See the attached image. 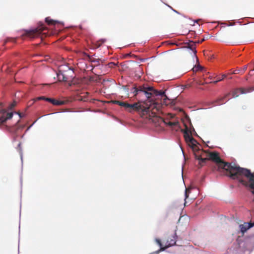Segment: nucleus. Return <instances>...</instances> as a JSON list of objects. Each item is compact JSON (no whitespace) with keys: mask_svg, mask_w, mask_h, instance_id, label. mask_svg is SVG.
Segmentation results:
<instances>
[{"mask_svg":"<svg viewBox=\"0 0 254 254\" xmlns=\"http://www.w3.org/2000/svg\"><path fill=\"white\" fill-rule=\"evenodd\" d=\"M204 41V39H202V40H201V42H203V41Z\"/></svg>","mask_w":254,"mask_h":254,"instance_id":"473e14b6","label":"nucleus"},{"mask_svg":"<svg viewBox=\"0 0 254 254\" xmlns=\"http://www.w3.org/2000/svg\"><path fill=\"white\" fill-rule=\"evenodd\" d=\"M105 40H104V39H102L101 40H99L97 42V45H98V46L99 47L104 42H105Z\"/></svg>","mask_w":254,"mask_h":254,"instance_id":"a878e982","label":"nucleus"},{"mask_svg":"<svg viewBox=\"0 0 254 254\" xmlns=\"http://www.w3.org/2000/svg\"><path fill=\"white\" fill-rule=\"evenodd\" d=\"M12 116V113H7L5 111H2L0 112V124H3L7 120L11 119Z\"/></svg>","mask_w":254,"mask_h":254,"instance_id":"9b49d317","label":"nucleus"},{"mask_svg":"<svg viewBox=\"0 0 254 254\" xmlns=\"http://www.w3.org/2000/svg\"><path fill=\"white\" fill-rule=\"evenodd\" d=\"M45 29V26L44 24H42L36 28L30 30H25V33L22 34V37L28 36L31 38H37L40 36L42 32Z\"/></svg>","mask_w":254,"mask_h":254,"instance_id":"39448f33","label":"nucleus"},{"mask_svg":"<svg viewBox=\"0 0 254 254\" xmlns=\"http://www.w3.org/2000/svg\"><path fill=\"white\" fill-rule=\"evenodd\" d=\"M196 43L194 42L193 41H190L189 43H186L187 46H186V48H189L190 50H191L194 52V55L196 57V58L197 59V58L196 56V51L195 50L196 48Z\"/></svg>","mask_w":254,"mask_h":254,"instance_id":"2eb2a0df","label":"nucleus"},{"mask_svg":"<svg viewBox=\"0 0 254 254\" xmlns=\"http://www.w3.org/2000/svg\"><path fill=\"white\" fill-rule=\"evenodd\" d=\"M46 23L49 25H55L57 23L56 21L50 19L49 17H47L45 19Z\"/></svg>","mask_w":254,"mask_h":254,"instance_id":"aec40b11","label":"nucleus"},{"mask_svg":"<svg viewBox=\"0 0 254 254\" xmlns=\"http://www.w3.org/2000/svg\"><path fill=\"white\" fill-rule=\"evenodd\" d=\"M247 68V67L246 66L245 67H244V69H246Z\"/></svg>","mask_w":254,"mask_h":254,"instance_id":"f704fd0d","label":"nucleus"},{"mask_svg":"<svg viewBox=\"0 0 254 254\" xmlns=\"http://www.w3.org/2000/svg\"><path fill=\"white\" fill-rule=\"evenodd\" d=\"M57 75L59 81H67L68 79L65 72H63L61 70L57 72Z\"/></svg>","mask_w":254,"mask_h":254,"instance_id":"ddd939ff","label":"nucleus"},{"mask_svg":"<svg viewBox=\"0 0 254 254\" xmlns=\"http://www.w3.org/2000/svg\"><path fill=\"white\" fill-rule=\"evenodd\" d=\"M230 95V93H227L226 95H225L223 97H219L218 99L212 101L211 102V104H212V106L213 107V106H220V105H221L227 102V101L226 100V99Z\"/></svg>","mask_w":254,"mask_h":254,"instance_id":"1a4fd4ad","label":"nucleus"},{"mask_svg":"<svg viewBox=\"0 0 254 254\" xmlns=\"http://www.w3.org/2000/svg\"><path fill=\"white\" fill-rule=\"evenodd\" d=\"M46 101L51 103L54 105H62L64 104V101L57 100L56 99L50 98H47Z\"/></svg>","mask_w":254,"mask_h":254,"instance_id":"dca6fc26","label":"nucleus"},{"mask_svg":"<svg viewBox=\"0 0 254 254\" xmlns=\"http://www.w3.org/2000/svg\"><path fill=\"white\" fill-rule=\"evenodd\" d=\"M114 65H115V64L113 62L110 63L109 64V66L110 67H112Z\"/></svg>","mask_w":254,"mask_h":254,"instance_id":"c85d7f7f","label":"nucleus"},{"mask_svg":"<svg viewBox=\"0 0 254 254\" xmlns=\"http://www.w3.org/2000/svg\"><path fill=\"white\" fill-rule=\"evenodd\" d=\"M165 124L172 127L174 126H177L179 124L178 122H170V121H164Z\"/></svg>","mask_w":254,"mask_h":254,"instance_id":"6ab92c4d","label":"nucleus"},{"mask_svg":"<svg viewBox=\"0 0 254 254\" xmlns=\"http://www.w3.org/2000/svg\"><path fill=\"white\" fill-rule=\"evenodd\" d=\"M226 76H227V75H226V74H223V75H222V78H218L217 79V80H216L214 81H213V82H210V83H217L218 82H219V81H220L222 80L224 78L226 77Z\"/></svg>","mask_w":254,"mask_h":254,"instance_id":"412c9836","label":"nucleus"},{"mask_svg":"<svg viewBox=\"0 0 254 254\" xmlns=\"http://www.w3.org/2000/svg\"><path fill=\"white\" fill-rule=\"evenodd\" d=\"M244 176L248 179V181L240 179L239 182L244 186L249 187L251 190V192L254 194V174L252 173L249 170Z\"/></svg>","mask_w":254,"mask_h":254,"instance_id":"20e7f679","label":"nucleus"},{"mask_svg":"<svg viewBox=\"0 0 254 254\" xmlns=\"http://www.w3.org/2000/svg\"><path fill=\"white\" fill-rule=\"evenodd\" d=\"M190 192V190L189 189H186L185 191V197L186 199L189 197V193Z\"/></svg>","mask_w":254,"mask_h":254,"instance_id":"393cba45","label":"nucleus"},{"mask_svg":"<svg viewBox=\"0 0 254 254\" xmlns=\"http://www.w3.org/2000/svg\"><path fill=\"white\" fill-rule=\"evenodd\" d=\"M86 94L87 95H88V94H89V93L86 92Z\"/></svg>","mask_w":254,"mask_h":254,"instance_id":"72a5a7b5","label":"nucleus"},{"mask_svg":"<svg viewBox=\"0 0 254 254\" xmlns=\"http://www.w3.org/2000/svg\"><path fill=\"white\" fill-rule=\"evenodd\" d=\"M144 95L145 96V94H144V93H140L139 95H138V97L139 98H142Z\"/></svg>","mask_w":254,"mask_h":254,"instance_id":"cd10ccee","label":"nucleus"},{"mask_svg":"<svg viewBox=\"0 0 254 254\" xmlns=\"http://www.w3.org/2000/svg\"><path fill=\"white\" fill-rule=\"evenodd\" d=\"M155 242L158 244V245L160 247V249L161 248H163L162 247V243H161V241L160 239H155Z\"/></svg>","mask_w":254,"mask_h":254,"instance_id":"b1692460","label":"nucleus"},{"mask_svg":"<svg viewBox=\"0 0 254 254\" xmlns=\"http://www.w3.org/2000/svg\"><path fill=\"white\" fill-rule=\"evenodd\" d=\"M115 103L121 107L125 108L126 110L129 113H132L134 111L141 112L143 115H146L150 111L152 114H155L160 107V105L152 103L150 101L147 102H140L130 104L126 102L120 101H115Z\"/></svg>","mask_w":254,"mask_h":254,"instance_id":"f03ea898","label":"nucleus"},{"mask_svg":"<svg viewBox=\"0 0 254 254\" xmlns=\"http://www.w3.org/2000/svg\"><path fill=\"white\" fill-rule=\"evenodd\" d=\"M253 226H254V222L240 225L241 231L243 234L245 233L249 229Z\"/></svg>","mask_w":254,"mask_h":254,"instance_id":"4468645a","label":"nucleus"},{"mask_svg":"<svg viewBox=\"0 0 254 254\" xmlns=\"http://www.w3.org/2000/svg\"><path fill=\"white\" fill-rule=\"evenodd\" d=\"M88 57L89 59V60H90V61L92 63H97L98 64H99V60H97V59H94L93 58H92L91 57H90V56L88 55Z\"/></svg>","mask_w":254,"mask_h":254,"instance_id":"4be33fe9","label":"nucleus"},{"mask_svg":"<svg viewBox=\"0 0 254 254\" xmlns=\"http://www.w3.org/2000/svg\"><path fill=\"white\" fill-rule=\"evenodd\" d=\"M176 239H177V236L175 234L172 236L171 237L168 238L166 245L164 248H161L160 250V251H163L166 250V249L170 247H171L172 246H174L176 244Z\"/></svg>","mask_w":254,"mask_h":254,"instance_id":"9d476101","label":"nucleus"},{"mask_svg":"<svg viewBox=\"0 0 254 254\" xmlns=\"http://www.w3.org/2000/svg\"><path fill=\"white\" fill-rule=\"evenodd\" d=\"M253 90H254V88H250L247 89L241 88L236 89L232 93L233 97H237L241 94H244L248 92H250Z\"/></svg>","mask_w":254,"mask_h":254,"instance_id":"6e6552de","label":"nucleus"},{"mask_svg":"<svg viewBox=\"0 0 254 254\" xmlns=\"http://www.w3.org/2000/svg\"><path fill=\"white\" fill-rule=\"evenodd\" d=\"M163 104L165 105H174L175 104V102L174 100L169 99L166 96H165V97L163 99Z\"/></svg>","mask_w":254,"mask_h":254,"instance_id":"a211bd4d","label":"nucleus"},{"mask_svg":"<svg viewBox=\"0 0 254 254\" xmlns=\"http://www.w3.org/2000/svg\"><path fill=\"white\" fill-rule=\"evenodd\" d=\"M191 134V131L189 130L188 127H186V128L184 131V137L186 141L191 139V137H192Z\"/></svg>","mask_w":254,"mask_h":254,"instance_id":"f3484780","label":"nucleus"},{"mask_svg":"<svg viewBox=\"0 0 254 254\" xmlns=\"http://www.w3.org/2000/svg\"><path fill=\"white\" fill-rule=\"evenodd\" d=\"M16 105V103L15 102H13V103H12L10 105V109H12V108H13L14 107H15Z\"/></svg>","mask_w":254,"mask_h":254,"instance_id":"c756f323","label":"nucleus"},{"mask_svg":"<svg viewBox=\"0 0 254 254\" xmlns=\"http://www.w3.org/2000/svg\"><path fill=\"white\" fill-rule=\"evenodd\" d=\"M186 142L187 143L188 145L192 149L193 151H194V153L198 150V147L196 144L197 141L193 137H191V139L187 141Z\"/></svg>","mask_w":254,"mask_h":254,"instance_id":"f8f14e48","label":"nucleus"},{"mask_svg":"<svg viewBox=\"0 0 254 254\" xmlns=\"http://www.w3.org/2000/svg\"><path fill=\"white\" fill-rule=\"evenodd\" d=\"M208 160H211L218 164L219 168L224 169L227 172V175L233 179H238L244 176L249 169L241 168L239 166L232 165L224 162L219 156L218 152H210L207 154Z\"/></svg>","mask_w":254,"mask_h":254,"instance_id":"f257e3e1","label":"nucleus"},{"mask_svg":"<svg viewBox=\"0 0 254 254\" xmlns=\"http://www.w3.org/2000/svg\"><path fill=\"white\" fill-rule=\"evenodd\" d=\"M46 98H47V97H45L44 96H41V97H39L34 99L33 100H34V102H35L38 100H44L46 101Z\"/></svg>","mask_w":254,"mask_h":254,"instance_id":"5701e85b","label":"nucleus"},{"mask_svg":"<svg viewBox=\"0 0 254 254\" xmlns=\"http://www.w3.org/2000/svg\"><path fill=\"white\" fill-rule=\"evenodd\" d=\"M238 73V72H237L236 70L234 71V72H233L234 74H237Z\"/></svg>","mask_w":254,"mask_h":254,"instance_id":"7c9ffc66","label":"nucleus"},{"mask_svg":"<svg viewBox=\"0 0 254 254\" xmlns=\"http://www.w3.org/2000/svg\"><path fill=\"white\" fill-rule=\"evenodd\" d=\"M147 89V86L145 85L139 86L138 88L133 87L131 90V92L133 93V96L135 97L138 96V95L140 93H144L145 94V97L147 98V95L149 94L148 93Z\"/></svg>","mask_w":254,"mask_h":254,"instance_id":"0eeeda50","label":"nucleus"},{"mask_svg":"<svg viewBox=\"0 0 254 254\" xmlns=\"http://www.w3.org/2000/svg\"><path fill=\"white\" fill-rule=\"evenodd\" d=\"M79 100L83 101H88L87 98L85 96L81 97V98L79 99Z\"/></svg>","mask_w":254,"mask_h":254,"instance_id":"bb28decb","label":"nucleus"},{"mask_svg":"<svg viewBox=\"0 0 254 254\" xmlns=\"http://www.w3.org/2000/svg\"><path fill=\"white\" fill-rule=\"evenodd\" d=\"M147 91L148 93H149V94L148 95H147V99L146 101H145L144 102H147V101H150L152 103H157V104H160V107L159 109L158 110V111H157V112H156L154 115H153V114H152V112L151 111H150L149 113H148V114H147L146 115H148L149 117H155V116H157L158 114L159 113V112L160 111V109H161V107H162V104L159 103L155 101L154 100V98L152 99H150V98L152 97H154V96H161L162 97H164V98L165 96H166V95L165 94L164 92L162 91H158L154 89L151 86H148V87L147 86Z\"/></svg>","mask_w":254,"mask_h":254,"instance_id":"7ed1b4c3","label":"nucleus"},{"mask_svg":"<svg viewBox=\"0 0 254 254\" xmlns=\"http://www.w3.org/2000/svg\"><path fill=\"white\" fill-rule=\"evenodd\" d=\"M209 153V151L198 150L194 153L195 158L199 161V164L201 166H202L206 161L208 160L207 154Z\"/></svg>","mask_w":254,"mask_h":254,"instance_id":"423d86ee","label":"nucleus"},{"mask_svg":"<svg viewBox=\"0 0 254 254\" xmlns=\"http://www.w3.org/2000/svg\"><path fill=\"white\" fill-rule=\"evenodd\" d=\"M19 116H20V118H21V117H22V116H21V113L19 114Z\"/></svg>","mask_w":254,"mask_h":254,"instance_id":"2f4dec72","label":"nucleus"}]
</instances>
